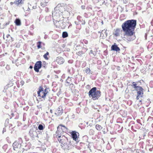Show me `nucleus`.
I'll return each mask as SVG.
<instances>
[{"label": "nucleus", "instance_id": "1", "mask_svg": "<svg viewBox=\"0 0 153 153\" xmlns=\"http://www.w3.org/2000/svg\"><path fill=\"white\" fill-rule=\"evenodd\" d=\"M137 21L131 19L125 21L122 25L123 30L125 32V38L128 41H132L136 38L134 30Z\"/></svg>", "mask_w": 153, "mask_h": 153}, {"label": "nucleus", "instance_id": "2", "mask_svg": "<svg viewBox=\"0 0 153 153\" xmlns=\"http://www.w3.org/2000/svg\"><path fill=\"white\" fill-rule=\"evenodd\" d=\"M60 4H58L54 8L53 11H52V17L56 19V21L59 23V25L63 27H65V23L64 22V17L62 15V13L60 12L58 8L60 6Z\"/></svg>", "mask_w": 153, "mask_h": 153}, {"label": "nucleus", "instance_id": "3", "mask_svg": "<svg viewBox=\"0 0 153 153\" xmlns=\"http://www.w3.org/2000/svg\"><path fill=\"white\" fill-rule=\"evenodd\" d=\"M88 95L93 100L98 99L101 95V92L99 90H97L96 87L93 88L89 91Z\"/></svg>", "mask_w": 153, "mask_h": 153}, {"label": "nucleus", "instance_id": "4", "mask_svg": "<svg viewBox=\"0 0 153 153\" xmlns=\"http://www.w3.org/2000/svg\"><path fill=\"white\" fill-rule=\"evenodd\" d=\"M58 140L60 143H61V146L63 149L65 150L69 149V145L68 144L69 141L67 137L64 135H62L61 138L58 139Z\"/></svg>", "mask_w": 153, "mask_h": 153}, {"label": "nucleus", "instance_id": "5", "mask_svg": "<svg viewBox=\"0 0 153 153\" xmlns=\"http://www.w3.org/2000/svg\"><path fill=\"white\" fill-rule=\"evenodd\" d=\"M42 67V62L40 61L37 62L34 66V70L36 72H39V69Z\"/></svg>", "mask_w": 153, "mask_h": 153}, {"label": "nucleus", "instance_id": "6", "mask_svg": "<svg viewBox=\"0 0 153 153\" xmlns=\"http://www.w3.org/2000/svg\"><path fill=\"white\" fill-rule=\"evenodd\" d=\"M71 135L74 140L76 142H79V140L77 137V136L79 135V133L78 132L75 131H72L71 132Z\"/></svg>", "mask_w": 153, "mask_h": 153}, {"label": "nucleus", "instance_id": "7", "mask_svg": "<svg viewBox=\"0 0 153 153\" xmlns=\"http://www.w3.org/2000/svg\"><path fill=\"white\" fill-rule=\"evenodd\" d=\"M13 149L15 150H17L19 148L21 147V144L18 143V141H16L13 143Z\"/></svg>", "mask_w": 153, "mask_h": 153}, {"label": "nucleus", "instance_id": "8", "mask_svg": "<svg viewBox=\"0 0 153 153\" xmlns=\"http://www.w3.org/2000/svg\"><path fill=\"white\" fill-rule=\"evenodd\" d=\"M138 88H137L135 90V91H136L137 92V94L139 95L143 96V91H144V89L141 86H140Z\"/></svg>", "mask_w": 153, "mask_h": 153}, {"label": "nucleus", "instance_id": "9", "mask_svg": "<svg viewBox=\"0 0 153 153\" xmlns=\"http://www.w3.org/2000/svg\"><path fill=\"white\" fill-rule=\"evenodd\" d=\"M29 134L32 137L35 136L36 135V132L35 129L33 128H31L29 131Z\"/></svg>", "mask_w": 153, "mask_h": 153}, {"label": "nucleus", "instance_id": "10", "mask_svg": "<svg viewBox=\"0 0 153 153\" xmlns=\"http://www.w3.org/2000/svg\"><path fill=\"white\" fill-rule=\"evenodd\" d=\"M111 49L112 51H118L120 50V48L117 46L116 43H114V45H112Z\"/></svg>", "mask_w": 153, "mask_h": 153}, {"label": "nucleus", "instance_id": "11", "mask_svg": "<svg viewBox=\"0 0 153 153\" xmlns=\"http://www.w3.org/2000/svg\"><path fill=\"white\" fill-rule=\"evenodd\" d=\"M54 136L55 137H56L58 139L59 138H61L62 136L61 135V132L60 130L57 129V131H56L55 134H54Z\"/></svg>", "mask_w": 153, "mask_h": 153}, {"label": "nucleus", "instance_id": "12", "mask_svg": "<svg viewBox=\"0 0 153 153\" xmlns=\"http://www.w3.org/2000/svg\"><path fill=\"white\" fill-rule=\"evenodd\" d=\"M57 128L58 130H60L61 129L63 132H65L67 130V128L65 126L62 125H59L57 127Z\"/></svg>", "mask_w": 153, "mask_h": 153}, {"label": "nucleus", "instance_id": "13", "mask_svg": "<svg viewBox=\"0 0 153 153\" xmlns=\"http://www.w3.org/2000/svg\"><path fill=\"white\" fill-rule=\"evenodd\" d=\"M39 95H38V96L40 97L41 98H39V99H41V98H42L44 100H45L47 94L45 93H44V91H42V92H40L39 93Z\"/></svg>", "mask_w": 153, "mask_h": 153}, {"label": "nucleus", "instance_id": "14", "mask_svg": "<svg viewBox=\"0 0 153 153\" xmlns=\"http://www.w3.org/2000/svg\"><path fill=\"white\" fill-rule=\"evenodd\" d=\"M56 113L58 116L61 115L62 113V109L61 107H59L58 108Z\"/></svg>", "mask_w": 153, "mask_h": 153}, {"label": "nucleus", "instance_id": "15", "mask_svg": "<svg viewBox=\"0 0 153 153\" xmlns=\"http://www.w3.org/2000/svg\"><path fill=\"white\" fill-rule=\"evenodd\" d=\"M57 58V59H56V61L59 64H61L64 63V60L62 57H58Z\"/></svg>", "mask_w": 153, "mask_h": 153}, {"label": "nucleus", "instance_id": "16", "mask_svg": "<svg viewBox=\"0 0 153 153\" xmlns=\"http://www.w3.org/2000/svg\"><path fill=\"white\" fill-rule=\"evenodd\" d=\"M77 19L79 20V24L85 25V20H83L80 16H78L77 17Z\"/></svg>", "mask_w": 153, "mask_h": 153}, {"label": "nucleus", "instance_id": "17", "mask_svg": "<svg viewBox=\"0 0 153 153\" xmlns=\"http://www.w3.org/2000/svg\"><path fill=\"white\" fill-rule=\"evenodd\" d=\"M24 0H18L14 1L15 4L18 5L19 4H22L24 3Z\"/></svg>", "mask_w": 153, "mask_h": 153}, {"label": "nucleus", "instance_id": "18", "mask_svg": "<svg viewBox=\"0 0 153 153\" xmlns=\"http://www.w3.org/2000/svg\"><path fill=\"white\" fill-rule=\"evenodd\" d=\"M102 34L103 36L105 37H106L107 36L108 33L107 32V30H102L101 32V36H102Z\"/></svg>", "mask_w": 153, "mask_h": 153}, {"label": "nucleus", "instance_id": "19", "mask_svg": "<svg viewBox=\"0 0 153 153\" xmlns=\"http://www.w3.org/2000/svg\"><path fill=\"white\" fill-rule=\"evenodd\" d=\"M15 22L16 25L19 26L21 24L20 20L19 19H16L15 20Z\"/></svg>", "mask_w": 153, "mask_h": 153}, {"label": "nucleus", "instance_id": "20", "mask_svg": "<svg viewBox=\"0 0 153 153\" xmlns=\"http://www.w3.org/2000/svg\"><path fill=\"white\" fill-rule=\"evenodd\" d=\"M45 127V125H43L42 124H39L38 126V128L40 130H43Z\"/></svg>", "mask_w": 153, "mask_h": 153}, {"label": "nucleus", "instance_id": "21", "mask_svg": "<svg viewBox=\"0 0 153 153\" xmlns=\"http://www.w3.org/2000/svg\"><path fill=\"white\" fill-rule=\"evenodd\" d=\"M95 128L97 130L100 131L102 129V127L100 125L97 124L95 126Z\"/></svg>", "mask_w": 153, "mask_h": 153}, {"label": "nucleus", "instance_id": "22", "mask_svg": "<svg viewBox=\"0 0 153 153\" xmlns=\"http://www.w3.org/2000/svg\"><path fill=\"white\" fill-rule=\"evenodd\" d=\"M120 32V30L119 29H117L116 30L114 34L115 35L117 36H118L119 35Z\"/></svg>", "mask_w": 153, "mask_h": 153}, {"label": "nucleus", "instance_id": "23", "mask_svg": "<svg viewBox=\"0 0 153 153\" xmlns=\"http://www.w3.org/2000/svg\"><path fill=\"white\" fill-rule=\"evenodd\" d=\"M68 36V33L66 32H63L62 34V37L63 38H65Z\"/></svg>", "mask_w": 153, "mask_h": 153}, {"label": "nucleus", "instance_id": "24", "mask_svg": "<svg viewBox=\"0 0 153 153\" xmlns=\"http://www.w3.org/2000/svg\"><path fill=\"white\" fill-rule=\"evenodd\" d=\"M44 91V88L41 86H40L39 88V91L37 92L38 95H39L40 92Z\"/></svg>", "mask_w": 153, "mask_h": 153}, {"label": "nucleus", "instance_id": "25", "mask_svg": "<svg viewBox=\"0 0 153 153\" xmlns=\"http://www.w3.org/2000/svg\"><path fill=\"white\" fill-rule=\"evenodd\" d=\"M131 86L135 89V90L137 88H138V87H140V86H137V84L135 83V82H133L132 83V85H131Z\"/></svg>", "mask_w": 153, "mask_h": 153}, {"label": "nucleus", "instance_id": "26", "mask_svg": "<svg viewBox=\"0 0 153 153\" xmlns=\"http://www.w3.org/2000/svg\"><path fill=\"white\" fill-rule=\"evenodd\" d=\"M85 72L88 74H92V73L91 72V70L88 68H86L85 70Z\"/></svg>", "mask_w": 153, "mask_h": 153}, {"label": "nucleus", "instance_id": "27", "mask_svg": "<svg viewBox=\"0 0 153 153\" xmlns=\"http://www.w3.org/2000/svg\"><path fill=\"white\" fill-rule=\"evenodd\" d=\"M49 53L47 51L43 56V57L46 60H48V58L47 57V56L49 55Z\"/></svg>", "mask_w": 153, "mask_h": 153}, {"label": "nucleus", "instance_id": "28", "mask_svg": "<svg viewBox=\"0 0 153 153\" xmlns=\"http://www.w3.org/2000/svg\"><path fill=\"white\" fill-rule=\"evenodd\" d=\"M84 53V52L83 51H79L78 52L76 53V54L79 56H81L82 54H83Z\"/></svg>", "mask_w": 153, "mask_h": 153}, {"label": "nucleus", "instance_id": "29", "mask_svg": "<svg viewBox=\"0 0 153 153\" xmlns=\"http://www.w3.org/2000/svg\"><path fill=\"white\" fill-rule=\"evenodd\" d=\"M9 120L8 119H7L5 121L4 123V126L5 127H6L7 126L8 124L9 123Z\"/></svg>", "mask_w": 153, "mask_h": 153}, {"label": "nucleus", "instance_id": "30", "mask_svg": "<svg viewBox=\"0 0 153 153\" xmlns=\"http://www.w3.org/2000/svg\"><path fill=\"white\" fill-rule=\"evenodd\" d=\"M8 147V145L7 144H6L4 145L3 147L2 148L4 150V151H5L7 149Z\"/></svg>", "mask_w": 153, "mask_h": 153}, {"label": "nucleus", "instance_id": "31", "mask_svg": "<svg viewBox=\"0 0 153 153\" xmlns=\"http://www.w3.org/2000/svg\"><path fill=\"white\" fill-rule=\"evenodd\" d=\"M42 42H39L37 43V47L38 48H41V44Z\"/></svg>", "mask_w": 153, "mask_h": 153}, {"label": "nucleus", "instance_id": "32", "mask_svg": "<svg viewBox=\"0 0 153 153\" xmlns=\"http://www.w3.org/2000/svg\"><path fill=\"white\" fill-rule=\"evenodd\" d=\"M16 141H18V143H20V144H21L22 143V140L21 138H19L17 140H16Z\"/></svg>", "mask_w": 153, "mask_h": 153}, {"label": "nucleus", "instance_id": "33", "mask_svg": "<svg viewBox=\"0 0 153 153\" xmlns=\"http://www.w3.org/2000/svg\"><path fill=\"white\" fill-rule=\"evenodd\" d=\"M89 133L90 135H93L94 133V131L92 129H90L89 131Z\"/></svg>", "mask_w": 153, "mask_h": 153}, {"label": "nucleus", "instance_id": "34", "mask_svg": "<svg viewBox=\"0 0 153 153\" xmlns=\"http://www.w3.org/2000/svg\"><path fill=\"white\" fill-rule=\"evenodd\" d=\"M71 79V78L69 77H68L67 79L66 80V82L68 84L70 83Z\"/></svg>", "mask_w": 153, "mask_h": 153}, {"label": "nucleus", "instance_id": "35", "mask_svg": "<svg viewBox=\"0 0 153 153\" xmlns=\"http://www.w3.org/2000/svg\"><path fill=\"white\" fill-rule=\"evenodd\" d=\"M41 5L43 7H44L46 6V4L42 2L41 3Z\"/></svg>", "mask_w": 153, "mask_h": 153}, {"label": "nucleus", "instance_id": "36", "mask_svg": "<svg viewBox=\"0 0 153 153\" xmlns=\"http://www.w3.org/2000/svg\"><path fill=\"white\" fill-rule=\"evenodd\" d=\"M24 82L23 81H21L20 82V84L22 86L24 85Z\"/></svg>", "mask_w": 153, "mask_h": 153}, {"label": "nucleus", "instance_id": "37", "mask_svg": "<svg viewBox=\"0 0 153 153\" xmlns=\"http://www.w3.org/2000/svg\"><path fill=\"white\" fill-rule=\"evenodd\" d=\"M44 93H46L47 94V96L46 97H47L48 96V91H47V90L46 89H45V91H44Z\"/></svg>", "mask_w": 153, "mask_h": 153}, {"label": "nucleus", "instance_id": "38", "mask_svg": "<svg viewBox=\"0 0 153 153\" xmlns=\"http://www.w3.org/2000/svg\"><path fill=\"white\" fill-rule=\"evenodd\" d=\"M97 51H94V53L93 54V55L94 56H95L97 55Z\"/></svg>", "mask_w": 153, "mask_h": 153}, {"label": "nucleus", "instance_id": "39", "mask_svg": "<svg viewBox=\"0 0 153 153\" xmlns=\"http://www.w3.org/2000/svg\"><path fill=\"white\" fill-rule=\"evenodd\" d=\"M142 97V96H141L139 95H138L137 94V97H136L137 99V100H138L139 99V97Z\"/></svg>", "mask_w": 153, "mask_h": 153}, {"label": "nucleus", "instance_id": "40", "mask_svg": "<svg viewBox=\"0 0 153 153\" xmlns=\"http://www.w3.org/2000/svg\"><path fill=\"white\" fill-rule=\"evenodd\" d=\"M6 130L5 128H3V130L2 131L3 133L4 132L6 131Z\"/></svg>", "mask_w": 153, "mask_h": 153}, {"label": "nucleus", "instance_id": "41", "mask_svg": "<svg viewBox=\"0 0 153 153\" xmlns=\"http://www.w3.org/2000/svg\"><path fill=\"white\" fill-rule=\"evenodd\" d=\"M81 7L82 9H84L85 8V6L84 5H82Z\"/></svg>", "mask_w": 153, "mask_h": 153}, {"label": "nucleus", "instance_id": "42", "mask_svg": "<svg viewBox=\"0 0 153 153\" xmlns=\"http://www.w3.org/2000/svg\"><path fill=\"white\" fill-rule=\"evenodd\" d=\"M44 3H45L47 4L48 2L49 1V0H44Z\"/></svg>", "mask_w": 153, "mask_h": 153}, {"label": "nucleus", "instance_id": "43", "mask_svg": "<svg viewBox=\"0 0 153 153\" xmlns=\"http://www.w3.org/2000/svg\"><path fill=\"white\" fill-rule=\"evenodd\" d=\"M48 97V100H50V99L51 98L50 97H49V96L48 95V96L47 97Z\"/></svg>", "mask_w": 153, "mask_h": 153}, {"label": "nucleus", "instance_id": "44", "mask_svg": "<svg viewBox=\"0 0 153 153\" xmlns=\"http://www.w3.org/2000/svg\"><path fill=\"white\" fill-rule=\"evenodd\" d=\"M90 52L92 54H93L94 51L92 50L90 51Z\"/></svg>", "mask_w": 153, "mask_h": 153}, {"label": "nucleus", "instance_id": "45", "mask_svg": "<svg viewBox=\"0 0 153 153\" xmlns=\"http://www.w3.org/2000/svg\"><path fill=\"white\" fill-rule=\"evenodd\" d=\"M45 11L46 12H47L48 11V8H46L45 9Z\"/></svg>", "mask_w": 153, "mask_h": 153}, {"label": "nucleus", "instance_id": "46", "mask_svg": "<svg viewBox=\"0 0 153 153\" xmlns=\"http://www.w3.org/2000/svg\"><path fill=\"white\" fill-rule=\"evenodd\" d=\"M74 23H75V24H76V25H79V23H78L77 22H76V21L75 22H74Z\"/></svg>", "mask_w": 153, "mask_h": 153}, {"label": "nucleus", "instance_id": "47", "mask_svg": "<svg viewBox=\"0 0 153 153\" xmlns=\"http://www.w3.org/2000/svg\"><path fill=\"white\" fill-rule=\"evenodd\" d=\"M33 68V67L32 66L30 65L29 67V68L31 69Z\"/></svg>", "mask_w": 153, "mask_h": 153}, {"label": "nucleus", "instance_id": "48", "mask_svg": "<svg viewBox=\"0 0 153 153\" xmlns=\"http://www.w3.org/2000/svg\"><path fill=\"white\" fill-rule=\"evenodd\" d=\"M33 8L34 9H35L36 8V6H33Z\"/></svg>", "mask_w": 153, "mask_h": 153}, {"label": "nucleus", "instance_id": "49", "mask_svg": "<svg viewBox=\"0 0 153 153\" xmlns=\"http://www.w3.org/2000/svg\"><path fill=\"white\" fill-rule=\"evenodd\" d=\"M13 4H15L14 3V2H11L10 3V4L11 5H12Z\"/></svg>", "mask_w": 153, "mask_h": 153}, {"label": "nucleus", "instance_id": "50", "mask_svg": "<svg viewBox=\"0 0 153 153\" xmlns=\"http://www.w3.org/2000/svg\"><path fill=\"white\" fill-rule=\"evenodd\" d=\"M50 112L51 113H53V111H52V110H51V109H50Z\"/></svg>", "mask_w": 153, "mask_h": 153}, {"label": "nucleus", "instance_id": "51", "mask_svg": "<svg viewBox=\"0 0 153 153\" xmlns=\"http://www.w3.org/2000/svg\"><path fill=\"white\" fill-rule=\"evenodd\" d=\"M58 78V77L57 75H55V78Z\"/></svg>", "mask_w": 153, "mask_h": 153}, {"label": "nucleus", "instance_id": "52", "mask_svg": "<svg viewBox=\"0 0 153 153\" xmlns=\"http://www.w3.org/2000/svg\"><path fill=\"white\" fill-rule=\"evenodd\" d=\"M30 10V8H29V7H28V8L27 9V11H29Z\"/></svg>", "mask_w": 153, "mask_h": 153}, {"label": "nucleus", "instance_id": "53", "mask_svg": "<svg viewBox=\"0 0 153 153\" xmlns=\"http://www.w3.org/2000/svg\"><path fill=\"white\" fill-rule=\"evenodd\" d=\"M120 69V67H118V70H119Z\"/></svg>", "mask_w": 153, "mask_h": 153}, {"label": "nucleus", "instance_id": "54", "mask_svg": "<svg viewBox=\"0 0 153 153\" xmlns=\"http://www.w3.org/2000/svg\"><path fill=\"white\" fill-rule=\"evenodd\" d=\"M9 24V23H7L6 24V25H8Z\"/></svg>", "mask_w": 153, "mask_h": 153}, {"label": "nucleus", "instance_id": "55", "mask_svg": "<svg viewBox=\"0 0 153 153\" xmlns=\"http://www.w3.org/2000/svg\"><path fill=\"white\" fill-rule=\"evenodd\" d=\"M11 39H12V41H13V38L12 37H11Z\"/></svg>", "mask_w": 153, "mask_h": 153}, {"label": "nucleus", "instance_id": "56", "mask_svg": "<svg viewBox=\"0 0 153 153\" xmlns=\"http://www.w3.org/2000/svg\"><path fill=\"white\" fill-rule=\"evenodd\" d=\"M138 121H140V120H137V122H138Z\"/></svg>", "mask_w": 153, "mask_h": 153}, {"label": "nucleus", "instance_id": "57", "mask_svg": "<svg viewBox=\"0 0 153 153\" xmlns=\"http://www.w3.org/2000/svg\"><path fill=\"white\" fill-rule=\"evenodd\" d=\"M152 115H153V111H152Z\"/></svg>", "mask_w": 153, "mask_h": 153}, {"label": "nucleus", "instance_id": "58", "mask_svg": "<svg viewBox=\"0 0 153 153\" xmlns=\"http://www.w3.org/2000/svg\"><path fill=\"white\" fill-rule=\"evenodd\" d=\"M36 137H38V135H37V136H36Z\"/></svg>", "mask_w": 153, "mask_h": 153}, {"label": "nucleus", "instance_id": "59", "mask_svg": "<svg viewBox=\"0 0 153 153\" xmlns=\"http://www.w3.org/2000/svg\"><path fill=\"white\" fill-rule=\"evenodd\" d=\"M141 100H140V102H141Z\"/></svg>", "mask_w": 153, "mask_h": 153}, {"label": "nucleus", "instance_id": "60", "mask_svg": "<svg viewBox=\"0 0 153 153\" xmlns=\"http://www.w3.org/2000/svg\"><path fill=\"white\" fill-rule=\"evenodd\" d=\"M104 134H105V131H104Z\"/></svg>", "mask_w": 153, "mask_h": 153}, {"label": "nucleus", "instance_id": "61", "mask_svg": "<svg viewBox=\"0 0 153 153\" xmlns=\"http://www.w3.org/2000/svg\"><path fill=\"white\" fill-rule=\"evenodd\" d=\"M89 126H91V125H89Z\"/></svg>", "mask_w": 153, "mask_h": 153}, {"label": "nucleus", "instance_id": "62", "mask_svg": "<svg viewBox=\"0 0 153 153\" xmlns=\"http://www.w3.org/2000/svg\"><path fill=\"white\" fill-rule=\"evenodd\" d=\"M89 126H91V125H89Z\"/></svg>", "mask_w": 153, "mask_h": 153}, {"label": "nucleus", "instance_id": "63", "mask_svg": "<svg viewBox=\"0 0 153 153\" xmlns=\"http://www.w3.org/2000/svg\"><path fill=\"white\" fill-rule=\"evenodd\" d=\"M89 126H91V125H89Z\"/></svg>", "mask_w": 153, "mask_h": 153}, {"label": "nucleus", "instance_id": "64", "mask_svg": "<svg viewBox=\"0 0 153 153\" xmlns=\"http://www.w3.org/2000/svg\"><path fill=\"white\" fill-rule=\"evenodd\" d=\"M102 23H103V22H102Z\"/></svg>", "mask_w": 153, "mask_h": 153}]
</instances>
